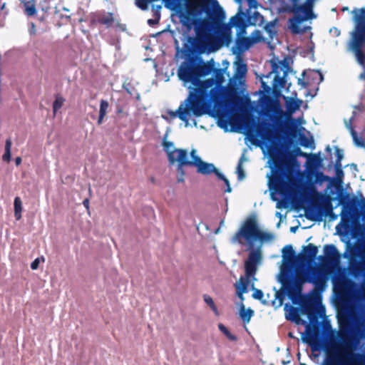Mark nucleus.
I'll use <instances>...</instances> for the list:
<instances>
[{
    "instance_id": "obj_49",
    "label": "nucleus",
    "mask_w": 365,
    "mask_h": 365,
    "mask_svg": "<svg viewBox=\"0 0 365 365\" xmlns=\"http://www.w3.org/2000/svg\"><path fill=\"white\" fill-rule=\"evenodd\" d=\"M351 133V135H352L354 143L359 147H364V141L361 138L358 137L356 131L352 129Z\"/></svg>"
},
{
    "instance_id": "obj_1",
    "label": "nucleus",
    "mask_w": 365,
    "mask_h": 365,
    "mask_svg": "<svg viewBox=\"0 0 365 365\" xmlns=\"http://www.w3.org/2000/svg\"><path fill=\"white\" fill-rule=\"evenodd\" d=\"M182 23L188 29L194 26L195 36H187L184 43V52L203 53L209 46H212L211 31L213 24H218L225 19V13L217 0H213V8L197 9L191 4L187 10L180 14Z\"/></svg>"
},
{
    "instance_id": "obj_19",
    "label": "nucleus",
    "mask_w": 365,
    "mask_h": 365,
    "mask_svg": "<svg viewBox=\"0 0 365 365\" xmlns=\"http://www.w3.org/2000/svg\"><path fill=\"white\" fill-rule=\"evenodd\" d=\"M185 10H187V5L191 4L196 9H200L202 8H211V6L206 4L205 0H185ZM165 5L167 8L175 7L178 5V0H164Z\"/></svg>"
},
{
    "instance_id": "obj_35",
    "label": "nucleus",
    "mask_w": 365,
    "mask_h": 365,
    "mask_svg": "<svg viewBox=\"0 0 365 365\" xmlns=\"http://www.w3.org/2000/svg\"><path fill=\"white\" fill-rule=\"evenodd\" d=\"M12 142L11 138H8L6 140L5 143V152L2 156V159L4 161H6L7 163L10 162L11 160V148Z\"/></svg>"
},
{
    "instance_id": "obj_29",
    "label": "nucleus",
    "mask_w": 365,
    "mask_h": 365,
    "mask_svg": "<svg viewBox=\"0 0 365 365\" xmlns=\"http://www.w3.org/2000/svg\"><path fill=\"white\" fill-rule=\"evenodd\" d=\"M253 314L254 311L252 309L248 308L247 310H245V305H241L240 310V317L245 323L250 322Z\"/></svg>"
},
{
    "instance_id": "obj_64",
    "label": "nucleus",
    "mask_w": 365,
    "mask_h": 365,
    "mask_svg": "<svg viewBox=\"0 0 365 365\" xmlns=\"http://www.w3.org/2000/svg\"><path fill=\"white\" fill-rule=\"evenodd\" d=\"M316 74H317V75L319 76V81H322V80H323V75H322V74L319 71H317L316 72Z\"/></svg>"
},
{
    "instance_id": "obj_53",
    "label": "nucleus",
    "mask_w": 365,
    "mask_h": 365,
    "mask_svg": "<svg viewBox=\"0 0 365 365\" xmlns=\"http://www.w3.org/2000/svg\"><path fill=\"white\" fill-rule=\"evenodd\" d=\"M162 6L160 5H158V6H155V5H153L152 6V11L153 12V16L157 18V16L158 17V19H160V9H161Z\"/></svg>"
},
{
    "instance_id": "obj_55",
    "label": "nucleus",
    "mask_w": 365,
    "mask_h": 365,
    "mask_svg": "<svg viewBox=\"0 0 365 365\" xmlns=\"http://www.w3.org/2000/svg\"><path fill=\"white\" fill-rule=\"evenodd\" d=\"M39 259L38 258H36V259H34L31 264V269L33 270H35V269H37L38 267V265H39Z\"/></svg>"
},
{
    "instance_id": "obj_28",
    "label": "nucleus",
    "mask_w": 365,
    "mask_h": 365,
    "mask_svg": "<svg viewBox=\"0 0 365 365\" xmlns=\"http://www.w3.org/2000/svg\"><path fill=\"white\" fill-rule=\"evenodd\" d=\"M277 20L275 19L274 21L267 22L264 26V30L268 34L269 38L273 39V38L277 35V31L276 29Z\"/></svg>"
},
{
    "instance_id": "obj_54",
    "label": "nucleus",
    "mask_w": 365,
    "mask_h": 365,
    "mask_svg": "<svg viewBox=\"0 0 365 365\" xmlns=\"http://www.w3.org/2000/svg\"><path fill=\"white\" fill-rule=\"evenodd\" d=\"M253 18L256 22L259 23V24H261L264 21V16L258 11H255L253 14Z\"/></svg>"
},
{
    "instance_id": "obj_3",
    "label": "nucleus",
    "mask_w": 365,
    "mask_h": 365,
    "mask_svg": "<svg viewBox=\"0 0 365 365\" xmlns=\"http://www.w3.org/2000/svg\"><path fill=\"white\" fill-rule=\"evenodd\" d=\"M327 277L326 273L319 268L313 267L306 276H297L288 280H281L284 292L294 304L299 302L303 312L307 314L311 322L317 321L318 312L313 300L302 294L303 284L305 282L312 283L314 288L312 294H320L327 287Z\"/></svg>"
},
{
    "instance_id": "obj_6",
    "label": "nucleus",
    "mask_w": 365,
    "mask_h": 365,
    "mask_svg": "<svg viewBox=\"0 0 365 365\" xmlns=\"http://www.w3.org/2000/svg\"><path fill=\"white\" fill-rule=\"evenodd\" d=\"M213 76L203 81L200 88V98L195 107V116L199 117L206 113L207 106L212 103L218 104L222 99L224 88L222 84L225 81L223 71L215 68Z\"/></svg>"
},
{
    "instance_id": "obj_59",
    "label": "nucleus",
    "mask_w": 365,
    "mask_h": 365,
    "mask_svg": "<svg viewBox=\"0 0 365 365\" xmlns=\"http://www.w3.org/2000/svg\"><path fill=\"white\" fill-rule=\"evenodd\" d=\"M294 152H295L297 155H299V156H305V155H307V154L303 153L299 148H296L295 150H294Z\"/></svg>"
},
{
    "instance_id": "obj_17",
    "label": "nucleus",
    "mask_w": 365,
    "mask_h": 365,
    "mask_svg": "<svg viewBox=\"0 0 365 365\" xmlns=\"http://www.w3.org/2000/svg\"><path fill=\"white\" fill-rule=\"evenodd\" d=\"M352 12L354 14L355 23L352 33L365 36V8L355 9Z\"/></svg>"
},
{
    "instance_id": "obj_11",
    "label": "nucleus",
    "mask_w": 365,
    "mask_h": 365,
    "mask_svg": "<svg viewBox=\"0 0 365 365\" xmlns=\"http://www.w3.org/2000/svg\"><path fill=\"white\" fill-rule=\"evenodd\" d=\"M337 200L339 205H342L341 212L340 213L341 220L351 222L352 219L359 214V200L355 197L350 199L349 194L343 192H340L338 194Z\"/></svg>"
},
{
    "instance_id": "obj_16",
    "label": "nucleus",
    "mask_w": 365,
    "mask_h": 365,
    "mask_svg": "<svg viewBox=\"0 0 365 365\" xmlns=\"http://www.w3.org/2000/svg\"><path fill=\"white\" fill-rule=\"evenodd\" d=\"M324 252L326 264L332 267L339 265L341 255L335 245L332 244L324 245Z\"/></svg>"
},
{
    "instance_id": "obj_57",
    "label": "nucleus",
    "mask_w": 365,
    "mask_h": 365,
    "mask_svg": "<svg viewBox=\"0 0 365 365\" xmlns=\"http://www.w3.org/2000/svg\"><path fill=\"white\" fill-rule=\"evenodd\" d=\"M297 83L302 86L303 88H307L309 86V83L302 80V78H298Z\"/></svg>"
},
{
    "instance_id": "obj_24",
    "label": "nucleus",
    "mask_w": 365,
    "mask_h": 365,
    "mask_svg": "<svg viewBox=\"0 0 365 365\" xmlns=\"http://www.w3.org/2000/svg\"><path fill=\"white\" fill-rule=\"evenodd\" d=\"M197 173L208 175L211 173H214L217 176V172H220L217 168L212 164L202 161L197 167Z\"/></svg>"
},
{
    "instance_id": "obj_5",
    "label": "nucleus",
    "mask_w": 365,
    "mask_h": 365,
    "mask_svg": "<svg viewBox=\"0 0 365 365\" xmlns=\"http://www.w3.org/2000/svg\"><path fill=\"white\" fill-rule=\"evenodd\" d=\"M338 335L343 343L332 345L327 350L322 365H365V354L354 351L357 339L351 337L348 331L342 329Z\"/></svg>"
},
{
    "instance_id": "obj_61",
    "label": "nucleus",
    "mask_w": 365,
    "mask_h": 365,
    "mask_svg": "<svg viewBox=\"0 0 365 365\" xmlns=\"http://www.w3.org/2000/svg\"><path fill=\"white\" fill-rule=\"evenodd\" d=\"M292 4L290 7H294L301 0H289Z\"/></svg>"
},
{
    "instance_id": "obj_34",
    "label": "nucleus",
    "mask_w": 365,
    "mask_h": 365,
    "mask_svg": "<svg viewBox=\"0 0 365 365\" xmlns=\"http://www.w3.org/2000/svg\"><path fill=\"white\" fill-rule=\"evenodd\" d=\"M25 6V12L28 16H33L36 14V9L35 4H34V0H23Z\"/></svg>"
},
{
    "instance_id": "obj_42",
    "label": "nucleus",
    "mask_w": 365,
    "mask_h": 365,
    "mask_svg": "<svg viewBox=\"0 0 365 365\" xmlns=\"http://www.w3.org/2000/svg\"><path fill=\"white\" fill-rule=\"evenodd\" d=\"M299 139L301 145H302L304 148H309L314 143L312 138H307L304 134H300Z\"/></svg>"
},
{
    "instance_id": "obj_31",
    "label": "nucleus",
    "mask_w": 365,
    "mask_h": 365,
    "mask_svg": "<svg viewBox=\"0 0 365 365\" xmlns=\"http://www.w3.org/2000/svg\"><path fill=\"white\" fill-rule=\"evenodd\" d=\"M302 102L299 99L290 98L287 101V108L290 113H293L299 108Z\"/></svg>"
},
{
    "instance_id": "obj_36",
    "label": "nucleus",
    "mask_w": 365,
    "mask_h": 365,
    "mask_svg": "<svg viewBox=\"0 0 365 365\" xmlns=\"http://www.w3.org/2000/svg\"><path fill=\"white\" fill-rule=\"evenodd\" d=\"M227 98L233 102L235 100L238 99L237 88L236 86H230L226 91Z\"/></svg>"
},
{
    "instance_id": "obj_10",
    "label": "nucleus",
    "mask_w": 365,
    "mask_h": 365,
    "mask_svg": "<svg viewBox=\"0 0 365 365\" xmlns=\"http://www.w3.org/2000/svg\"><path fill=\"white\" fill-rule=\"evenodd\" d=\"M343 257L349 260L350 272L354 276L365 275V255L361 253V247L357 245L346 242V250Z\"/></svg>"
},
{
    "instance_id": "obj_44",
    "label": "nucleus",
    "mask_w": 365,
    "mask_h": 365,
    "mask_svg": "<svg viewBox=\"0 0 365 365\" xmlns=\"http://www.w3.org/2000/svg\"><path fill=\"white\" fill-rule=\"evenodd\" d=\"M243 160H244V156L242 155L240 158V161L237 164V173L238 175L239 180H242L245 177V171L243 170L242 165Z\"/></svg>"
},
{
    "instance_id": "obj_50",
    "label": "nucleus",
    "mask_w": 365,
    "mask_h": 365,
    "mask_svg": "<svg viewBox=\"0 0 365 365\" xmlns=\"http://www.w3.org/2000/svg\"><path fill=\"white\" fill-rule=\"evenodd\" d=\"M150 1L148 0H135V5L141 10H147Z\"/></svg>"
},
{
    "instance_id": "obj_27",
    "label": "nucleus",
    "mask_w": 365,
    "mask_h": 365,
    "mask_svg": "<svg viewBox=\"0 0 365 365\" xmlns=\"http://www.w3.org/2000/svg\"><path fill=\"white\" fill-rule=\"evenodd\" d=\"M287 319L295 322L297 324H305L306 322L303 321L299 314V309L297 307H292L289 310V316L287 317Z\"/></svg>"
},
{
    "instance_id": "obj_62",
    "label": "nucleus",
    "mask_w": 365,
    "mask_h": 365,
    "mask_svg": "<svg viewBox=\"0 0 365 365\" xmlns=\"http://www.w3.org/2000/svg\"><path fill=\"white\" fill-rule=\"evenodd\" d=\"M21 163V157H17L15 159V164L18 166Z\"/></svg>"
},
{
    "instance_id": "obj_58",
    "label": "nucleus",
    "mask_w": 365,
    "mask_h": 365,
    "mask_svg": "<svg viewBox=\"0 0 365 365\" xmlns=\"http://www.w3.org/2000/svg\"><path fill=\"white\" fill-rule=\"evenodd\" d=\"M250 8H255L257 4V0H247Z\"/></svg>"
},
{
    "instance_id": "obj_4",
    "label": "nucleus",
    "mask_w": 365,
    "mask_h": 365,
    "mask_svg": "<svg viewBox=\"0 0 365 365\" xmlns=\"http://www.w3.org/2000/svg\"><path fill=\"white\" fill-rule=\"evenodd\" d=\"M273 239V235L261 230L255 215L247 217L242 224L240 229L231 238L232 244L243 245H247L250 250L247 259L245 262V271L246 277L255 275L258 264L262 259L260 248L254 249V243L259 240L261 242L269 241Z\"/></svg>"
},
{
    "instance_id": "obj_40",
    "label": "nucleus",
    "mask_w": 365,
    "mask_h": 365,
    "mask_svg": "<svg viewBox=\"0 0 365 365\" xmlns=\"http://www.w3.org/2000/svg\"><path fill=\"white\" fill-rule=\"evenodd\" d=\"M322 160L320 154H313L309 160V163L314 168L317 169L321 166Z\"/></svg>"
},
{
    "instance_id": "obj_37",
    "label": "nucleus",
    "mask_w": 365,
    "mask_h": 365,
    "mask_svg": "<svg viewBox=\"0 0 365 365\" xmlns=\"http://www.w3.org/2000/svg\"><path fill=\"white\" fill-rule=\"evenodd\" d=\"M307 331L308 336V340L309 344H314L318 341V334L315 332L314 328H312L310 324L307 325Z\"/></svg>"
},
{
    "instance_id": "obj_14",
    "label": "nucleus",
    "mask_w": 365,
    "mask_h": 365,
    "mask_svg": "<svg viewBox=\"0 0 365 365\" xmlns=\"http://www.w3.org/2000/svg\"><path fill=\"white\" fill-rule=\"evenodd\" d=\"M318 251V247L312 243L303 246L302 252L299 254V265L312 264L315 260Z\"/></svg>"
},
{
    "instance_id": "obj_56",
    "label": "nucleus",
    "mask_w": 365,
    "mask_h": 365,
    "mask_svg": "<svg viewBox=\"0 0 365 365\" xmlns=\"http://www.w3.org/2000/svg\"><path fill=\"white\" fill-rule=\"evenodd\" d=\"M160 19H158V17L157 16V18L154 17V19H150L148 20V24L150 25V26H153V25H155L157 24H158Z\"/></svg>"
},
{
    "instance_id": "obj_46",
    "label": "nucleus",
    "mask_w": 365,
    "mask_h": 365,
    "mask_svg": "<svg viewBox=\"0 0 365 365\" xmlns=\"http://www.w3.org/2000/svg\"><path fill=\"white\" fill-rule=\"evenodd\" d=\"M334 149H335V153H336V159L334 165H341V162L344 158L343 150L340 149L337 146H336L334 148Z\"/></svg>"
},
{
    "instance_id": "obj_21",
    "label": "nucleus",
    "mask_w": 365,
    "mask_h": 365,
    "mask_svg": "<svg viewBox=\"0 0 365 365\" xmlns=\"http://www.w3.org/2000/svg\"><path fill=\"white\" fill-rule=\"evenodd\" d=\"M232 41V36L230 33L227 31L222 32L217 37L215 38L212 37V46H209L212 51L217 50L221 46H228Z\"/></svg>"
},
{
    "instance_id": "obj_26",
    "label": "nucleus",
    "mask_w": 365,
    "mask_h": 365,
    "mask_svg": "<svg viewBox=\"0 0 365 365\" xmlns=\"http://www.w3.org/2000/svg\"><path fill=\"white\" fill-rule=\"evenodd\" d=\"M109 108V103L107 101L102 99L100 101L99 114L98 118V125H101L106 117L108 110Z\"/></svg>"
},
{
    "instance_id": "obj_47",
    "label": "nucleus",
    "mask_w": 365,
    "mask_h": 365,
    "mask_svg": "<svg viewBox=\"0 0 365 365\" xmlns=\"http://www.w3.org/2000/svg\"><path fill=\"white\" fill-rule=\"evenodd\" d=\"M217 177L219 180L224 181L225 185H226L227 188L225 190V192H230L232 191V188L230 187L229 180L225 177V175L220 172H217Z\"/></svg>"
},
{
    "instance_id": "obj_45",
    "label": "nucleus",
    "mask_w": 365,
    "mask_h": 365,
    "mask_svg": "<svg viewBox=\"0 0 365 365\" xmlns=\"http://www.w3.org/2000/svg\"><path fill=\"white\" fill-rule=\"evenodd\" d=\"M334 168H335L337 180L339 181V183L341 184L342 182V179L344 177L342 165H334Z\"/></svg>"
},
{
    "instance_id": "obj_32",
    "label": "nucleus",
    "mask_w": 365,
    "mask_h": 365,
    "mask_svg": "<svg viewBox=\"0 0 365 365\" xmlns=\"http://www.w3.org/2000/svg\"><path fill=\"white\" fill-rule=\"evenodd\" d=\"M14 216L16 220L21 218L22 202L19 197H16L14 199Z\"/></svg>"
},
{
    "instance_id": "obj_15",
    "label": "nucleus",
    "mask_w": 365,
    "mask_h": 365,
    "mask_svg": "<svg viewBox=\"0 0 365 365\" xmlns=\"http://www.w3.org/2000/svg\"><path fill=\"white\" fill-rule=\"evenodd\" d=\"M115 19L112 12L97 11L91 14V22L92 24L105 25L106 28H110L113 24Z\"/></svg>"
},
{
    "instance_id": "obj_30",
    "label": "nucleus",
    "mask_w": 365,
    "mask_h": 365,
    "mask_svg": "<svg viewBox=\"0 0 365 365\" xmlns=\"http://www.w3.org/2000/svg\"><path fill=\"white\" fill-rule=\"evenodd\" d=\"M231 26L242 29L245 27V21L242 16L238 14L232 16L230 20Z\"/></svg>"
},
{
    "instance_id": "obj_41",
    "label": "nucleus",
    "mask_w": 365,
    "mask_h": 365,
    "mask_svg": "<svg viewBox=\"0 0 365 365\" xmlns=\"http://www.w3.org/2000/svg\"><path fill=\"white\" fill-rule=\"evenodd\" d=\"M218 328L230 341H235L237 340V337L232 334L224 324H219Z\"/></svg>"
},
{
    "instance_id": "obj_51",
    "label": "nucleus",
    "mask_w": 365,
    "mask_h": 365,
    "mask_svg": "<svg viewBox=\"0 0 365 365\" xmlns=\"http://www.w3.org/2000/svg\"><path fill=\"white\" fill-rule=\"evenodd\" d=\"M251 39L254 41V43L259 42L263 40L261 31L255 30L252 33Z\"/></svg>"
},
{
    "instance_id": "obj_18",
    "label": "nucleus",
    "mask_w": 365,
    "mask_h": 365,
    "mask_svg": "<svg viewBox=\"0 0 365 365\" xmlns=\"http://www.w3.org/2000/svg\"><path fill=\"white\" fill-rule=\"evenodd\" d=\"M282 257L285 263L289 266L299 265V255H296L291 245H286L282 249Z\"/></svg>"
},
{
    "instance_id": "obj_38",
    "label": "nucleus",
    "mask_w": 365,
    "mask_h": 365,
    "mask_svg": "<svg viewBox=\"0 0 365 365\" xmlns=\"http://www.w3.org/2000/svg\"><path fill=\"white\" fill-rule=\"evenodd\" d=\"M203 299H204L205 302L210 307V308L215 313V316L218 317L219 312H218V309H217L212 298L207 294H204Z\"/></svg>"
},
{
    "instance_id": "obj_12",
    "label": "nucleus",
    "mask_w": 365,
    "mask_h": 365,
    "mask_svg": "<svg viewBox=\"0 0 365 365\" xmlns=\"http://www.w3.org/2000/svg\"><path fill=\"white\" fill-rule=\"evenodd\" d=\"M317 210H312L309 219L314 221H319L324 215H329L330 220H335L337 219V215L333 212V207L330 200H327L322 204L316 205Z\"/></svg>"
},
{
    "instance_id": "obj_25",
    "label": "nucleus",
    "mask_w": 365,
    "mask_h": 365,
    "mask_svg": "<svg viewBox=\"0 0 365 365\" xmlns=\"http://www.w3.org/2000/svg\"><path fill=\"white\" fill-rule=\"evenodd\" d=\"M249 277L244 278L241 277L239 280V284L237 287V294L238 297L242 301L244 300L243 294L248 291Z\"/></svg>"
},
{
    "instance_id": "obj_60",
    "label": "nucleus",
    "mask_w": 365,
    "mask_h": 365,
    "mask_svg": "<svg viewBox=\"0 0 365 365\" xmlns=\"http://www.w3.org/2000/svg\"><path fill=\"white\" fill-rule=\"evenodd\" d=\"M83 205H84V207L88 210L89 209V200L88 198H86L83 201Z\"/></svg>"
},
{
    "instance_id": "obj_8",
    "label": "nucleus",
    "mask_w": 365,
    "mask_h": 365,
    "mask_svg": "<svg viewBox=\"0 0 365 365\" xmlns=\"http://www.w3.org/2000/svg\"><path fill=\"white\" fill-rule=\"evenodd\" d=\"M279 112L280 116L274 118L275 128H273L272 124L266 122L257 125V133L262 139L269 142L279 140L282 138L283 135L287 133L289 128L285 124L282 118L283 112L281 110H279Z\"/></svg>"
},
{
    "instance_id": "obj_2",
    "label": "nucleus",
    "mask_w": 365,
    "mask_h": 365,
    "mask_svg": "<svg viewBox=\"0 0 365 365\" xmlns=\"http://www.w3.org/2000/svg\"><path fill=\"white\" fill-rule=\"evenodd\" d=\"M182 52L185 56L184 61L180 65L178 69V77L182 81L185 86L187 83L190 89L187 98L180 103L178 108L175 110H169L168 113L171 118L178 117L187 125L189 123L188 116L193 115L195 116V107L200 98V88L203 81L202 77L210 74L214 69V64L212 61L204 62L201 58L193 56V53L187 54L184 52V48Z\"/></svg>"
},
{
    "instance_id": "obj_39",
    "label": "nucleus",
    "mask_w": 365,
    "mask_h": 365,
    "mask_svg": "<svg viewBox=\"0 0 365 365\" xmlns=\"http://www.w3.org/2000/svg\"><path fill=\"white\" fill-rule=\"evenodd\" d=\"M65 99L60 95H56L55 101L53 103V111L55 115L56 113L63 106Z\"/></svg>"
},
{
    "instance_id": "obj_43",
    "label": "nucleus",
    "mask_w": 365,
    "mask_h": 365,
    "mask_svg": "<svg viewBox=\"0 0 365 365\" xmlns=\"http://www.w3.org/2000/svg\"><path fill=\"white\" fill-rule=\"evenodd\" d=\"M284 294L283 292H279V291L275 290L274 299H272V300H269V304L274 305L275 300L278 299L279 300L278 306H282V303H283V301H284Z\"/></svg>"
},
{
    "instance_id": "obj_48",
    "label": "nucleus",
    "mask_w": 365,
    "mask_h": 365,
    "mask_svg": "<svg viewBox=\"0 0 365 365\" xmlns=\"http://www.w3.org/2000/svg\"><path fill=\"white\" fill-rule=\"evenodd\" d=\"M247 65L241 61L237 63V72L241 76L245 75L247 73Z\"/></svg>"
},
{
    "instance_id": "obj_7",
    "label": "nucleus",
    "mask_w": 365,
    "mask_h": 365,
    "mask_svg": "<svg viewBox=\"0 0 365 365\" xmlns=\"http://www.w3.org/2000/svg\"><path fill=\"white\" fill-rule=\"evenodd\" d=\"M275 169L270 179V186L277 192L287 195L291 194L297 185L295 173L287 162L275 161Z\"/></svg>"
},
{
    "instance_id": "obj_13",
    "label": "nucleus",
    "mask_w": 365,
    "mask_h": 365,
    "mask_svg": "<svg viewBox=\"0 0 365 365\" xmlns=\"http://www.w3.org/2000/svg\"><path fill=\"white\" fill-rule=\"evenodd\" d=\"M178 159L177 163L178 173H181L182 175H185V171L183 169L184 166H195L196 168L202 162V159L197 155H193L192 160H189L188 153L185 149H178Z\"/></svg>"
},
{
    "instance_id": "obj_52",
    "label": "nucleus",
    "mask_w": 365,
    "mask_h": 365,
    "mask_svg": "<svg viewBox=\"0 0 365 365\" xmlns=\"http://www.w3.org/2000/svg\"><path fill=\"white\" fill-rule=\"evenodd\" d=\"M315 177H316V181L319 182H322L325 180H329L331 179L329 177L325 175L322 172H317Z\"/></svg>"
},
{
    "instance_id": "obj_23",
    "label": "nucleus",
    "mask_w": 365,
    "mask_h": 365,
    "mask_svg": "<svg viewBox=\"0 0 365 365\" xmlns=\"http://www.w3.org/2000/svg\"><path fill=\"white\" fill-rule=\"evenodd\" d=\"M163 145L165 151L167 153L168 158L170 164H174L177 163L178 159V148H175L173 150H171L173 148V143L170 141H163Z\"/></svg>"
},
{
    "instance_id": "obj_9",
    "label": "nucleus",
    "mask_w": 365,
    "mask_h": 365,
    "mask_svg": "<svg viewBox=\"0 0 365 365\" xmlns=\"http://www.w3.org/2000/svg\"><path fill=\"white\" fill-rule=\"evenodd\" d=\"M314 0H306L304 4L290 7L289 11L294 14V17L289 19V27L293 34H299L302 31L299 24L304 21L315 18L313 12Z\"/></svg>"
},
{
    "instance_id": "obj_20",
    "label": "nucleus",
    "mask_w": 365,
    "mask_h": 365,
    "mask_svg": "<svg viewBox=\"0 0 365 365\" xmlns=\"http://www.w3.org/2000/svg\"><path fill=\"white\" fill-rule=\"evenodd\" d=\"M254 43L250 37H239L236 40L235 47L232 48L234 53H242L248 50Z\"/></svg>"
},
{
    "instance_id": "obj_33",
    "label": "nucleus",
    "mask_w": 365,
    "mask_h": 365,
    "mask_svg": "<svg viewBox=\"0 0 365 365\" xmlns=\"http://www.w3.org/2000/svg\"><path fill=\"white\" fill-rule=\"evenodd\" d=\"M252 297L254 299L261 301L262 304H263L264 305H269V300L263 299L264 293L261 289H256L252 285Z\"/></svg>"
},
{
    "instance_id": "obj_22",
    "label": "nucleus",
    "mask_w": 365,
    "mask_h": 365,
    "mask_svg": "<svg viewBox=\"0 0 365 365\" xmlns=\"http://www.w3.org/2000/svg\"><path fill=\"white\" fill-rule=\"evenodd\" d=\"M282 66L287 68L286 71H284L283 76H279L278 71H277V66L274 65L273 71L276 73L274 78V86H279L280 88H284L286 84V76L287 74V70L289 69L288 64L286 61H283L281 62Z\"/></svg>"
},
{
    "instance_id": "obj_63",
    "label": "nucleus",
    "mask_w": 365,
    "mask_h": 365,
    "mask_svg": "<svg viewBox=\"0 0 365 365\" xmlns=\"http://www.w3.org/2000/svg\"><path fill=\"white\" fill-rule=\"evenodd\" d=\"M180 176L178 178V182H183L184 181V175L181 173H179Z\"/></svg>"
}]
</instances>
